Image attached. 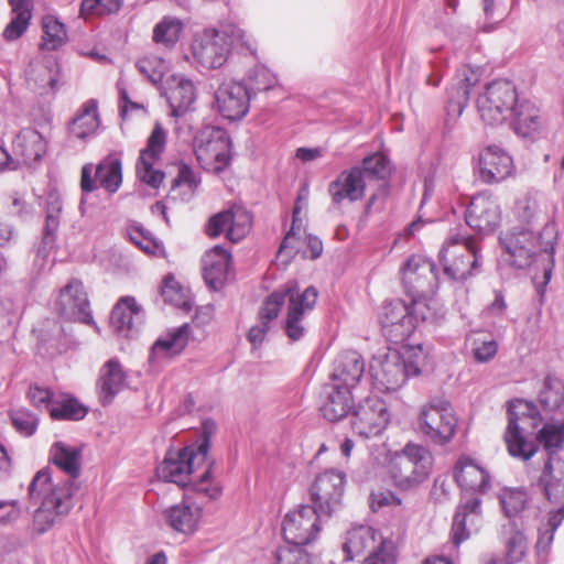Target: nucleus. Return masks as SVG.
Returning a JSON list of instances; mask_svg holds the SVG:
<instances>
[{
  "mask_svg": "<svg viewBox=\"0 0 564 564\" xmlns=\"http://www.w3.org/2000/svg\"><path fill=\"white\" fill-rule=\"evenodd\" d=\"M455 484L464 495H470L456 512L452 525V540L455 545L477 532L481 525L482 517L478 495L486 494L491 487V475L486 466L476 458L462 454L452 468Z\"/></svg>",
  "mask_w": 564,
  "mask_h": 564,
  "instance_id": "obj_4",
  "label": "nucleus"
},
{
  "mask_svg": "<svg viewBox=\"0 0 564 564\" xmlns=\"http://www.w3.org/2000/svg\"><path fill=\"white\" fill-rule=\"evenodd\" d=\"M540 402L545 410L560 409L564 404V383L557 378L547 377L540 393Z\"/></svg>",
  "mask_w": 564,
  "mask_h": 564,
  "instance_id": "obj_48",
  "label": "nucleus"
},
{
  "mask_svg": "<svg viewBox=\"0 0 564 564\" xmlns=\"http://www.w3.org/2000/svg\"><path fill=\"white\" fill-rule=\"evenodd\" d=\"M394 351L400 356L401 365L409 377L421 375L422 369L427 365L430 352L422 344H402Z\"/></svg>",
  "mask_w": 564,
  "mask_h": 564,
  "instance_id": "obj_43",
  "label": "nucleus"
},
{
  "mask_svg": "<svg viewBox=\"0 0 564 564\" xmlns=\"http://www.w3.org/2000/svg\"><path fill=\"white\" fill-rule=\"evenodd\" d=\"M126 387V372L117 359L108 360L100 369L98 381L99 398L104 405L112 402L113 398Z\"/></svg>",
  "mask_w": 564,
  "mask_h": 564,
  "instance_id": "obj_38",
  "label": "nucleus"
},
{
  "mask_svg": "<svg viewBox=\"0 0 564 564\" xmlns=\"http://www.w3.org/2000/svg\"><path fill=\"white\" fill-rule=\"evenodd\" d=\"M382 332L392 343H403L415 330V317L410 304L395 299L386 302L379 314Z\"/></svg>",
  "mask_w": 564,
  "mask_h": 564,
  "instance_id": "obj_17",
  "label": "nucleus"
},
{
  "mask_svg": "<svg viewBox=\"0 0 564 564\" xmlns=\"http://www.w3.org/2000/svg\"><path fill=\"white\" fill-rule=\"evenodd\" d=\"M501 209L497 198L488 192L471 197L465 212L466 224L479 234H491L499 226Z\"/></svg>",
  "mask_w": 564,
  "mask_h": 564,
  "instance_id": "obj_19",
  "label": "nucleus"
},
{
  "mask_svg": "<svg viewBox=\"0 0 564 564\" xmlns=\"http://www.w3.org/2000/svg\"><path fill=\"white\" fill-rule=\"evenodd\" d=\"M514 170L513 160L501 147L491 144L482 149L478 156V174L484 183H499Z\"/></svg>",
  "mask_w": 564,
  "mask_h": 564,
  "instance_id": "obj_26",
  "label": "nucleus"
},
{
  "mask_svg": "<svg viewBox=\"0 0 564 564\" xmlns=\"http://www.w3.org/2000/svg\"><path fill=\"white\" fill-rule=\"evenodd\" d=\"M197 87L192 79L178 78V117L195 109Z\"/></svg>",
  "mask_w": 564,
  "mask_h": 564,
  "instance_id": "obj_57",
  "label": "nucleus"
},
{
  "mask_svg": "<svg viewBox=\"0 0 564 564\" xmlns=\"http://www.w3.org/2000/svg\"><path fill=\"white\" fill-rule=\"evenodd\" d=\"M165 145L166 133L160 123H155L135 164L138 180L152 188H159L164 178V173L155 164L164 153Z\"/></svg>",
  "mask_w": 564,
  "mask_h": 564,
  "instance_id": "obj_14",
  "label": "nucleus"
},
{
  "mask_svg": "<svg viewBox=\"0 0 564 564\" xmlns=\"http://www.w3.org/2000/svg\"><path fill=\"white\" fill-rule=\"evenodd\" d=\"M55 397L56 393L36 384L30 386L28 391V398L34 406L37 409H46L50 412Z\"/></svg>",
  "mask_w": 564,
  "mask_h": 564,
  "instance_id": "obj_64",
  "label": "nucleus"
},
{
  "mask_svg": "<svg viewBox=\"0 0 564 564\" xmlns=\"http://www.w3.org/2000/svg\"><path fill=\"white\" fill-rule=\"evenodd\" d=\"M99 127L98 100L91 98L78 108L68 126V134L73 139L85 142L97 134Z\"/></svg>",
  "mask_w": 564,
  "mask_h": 564,
  "instance_id": "obj_33",
  "label": "nucleus"
},
{
  "mask_svg": "<svg viewBox=\"0 0 564 564\" xmlns=\"http://www.w3.org/2000/svg\"><path fill=\"white\" fill-rule=\"evenodd\" d=\"M251 225V214L241 206H232L214 215L207 224L206 232L209 237L225 234L230 241L238 242L249 234Z\"/></svg>",
  "mask_w": 564,
  "mask_h": 564,
  "instance_id": "obj_21",
  "label": "nucleus"
},
{
  "mask_svg": "<svg viewBox=\"0 0 564 564\" xmlns=\"http://www.w3.org/2000/svg\"><path fill=\"white\" fill-rule=\"evenodd\" d=\"M440 261L446 276L454 281L476 278L481 268V256L471 237L451 236L440 251Z\"/></svg>",
  "mask_w": 564,
  "mask_h": 564,
  "instance_id": "obj_8",
  "label": "nucleus"
},
{
  "mask_svg": "<svg viewBox=\"0 0 564 564\" xmlns=\"http://www.w3.org/2000/svg\"><path fill=\"white\" fill-rule=\"evenodd\" d=\"M58 77V65L54 57L35 59L26 70L28 85L39 95L53 94L56 90Z\"/></svg>",
  "mask_w": 564,
  "mask_h": 564,
  "instance_id": "obj_31",
  "label": "nucleus"
},
{
  "mask_svg": "<svg viewBox=\"0 0 564 564\" xmlns=\"http://www.w3.org/2000/svg\"><path fill=\"white\" fill-rule=\"evenodd\" d=\"M51 457L68 479L54 482L46 469L34 475L29 486V498L34 503L40 502L31 525L32 533L36 535L47 532L70 511L75 491L74 479L80 470V451L77 447L57 442L51 448Z\"/></svg>",
  "mask_w": 564,
  "mask_h": 564,
  "instance_id": "obj_2",
  "label": "nucleus"
},
{
  "mask_svg": "<svg viewBox=\"0 0 564 564\" xmlns=\"http://www.w3.org/2000/svg\"><path fill=\"white\" fill-rule=\"evenodd\" d=\"M319 530V516L311 506H300L289 511L282 523L284 540L297 547L314 541Z\"/></svg>",
  "mask_w": 564,
  "mask_h": 564,
  "instance_id": "obj_15",
  "label": "nucleus"
},
{
  "mask_svg": "<svg viewBox=\"0 0 564 564\" xmlns=\"http://www.w3.org/2000/svg\"><path fill=\"white\" fill-rule=\"evenodd\" d=\"M192 144L196 160L205 171L217 174L229 165L231 140L225 129L205 126L195 132Z\"/></svg>",
  "mask_w": 564,
  "mask_h": 564,
  "instance_id": "obj_9",
  "label": "nucleus"
},
{
  "mask_svg": "<svg viewBox=\"0 0 564 564\" xmlns=\"http://www.w3.org/2000/svg\"><path fill=\"white\" fill-rule=\"evenodd\" d=\"M12 9V17L3 31L8 41L19 39L29 28L32 17V0H9Z\"/></svg>",
  "mask_w": 564,
  "mask_h": 564,
  "instance_id": "obj_41",
  "label": "nucleus"
},
{
  "mask_svg": "<svg viewBox=\"0 0 564 564\" xmlns=\"http://www.w3.org/2000/svg\"><path fill=\"white\" fill-rule=\"evenodd\" d=\"M318 292L313 286H307L303 292H289L288 311L297 312L301 315H305L313 311L317 302Z\"/></svg>",
  "mask_w": 564,
  "mask_h": 564,
  "instance_id": "obj_50",
  "label": "nucleus"
},
{
  "mask_svg": "<svg viewBox=\"0 0 564 564\" xmlns=\"http://www.w3.org/2000/svg\"><path fill=\"white\" fill-rule=\"evenodd\" d=\"M256 42L243 29L232 22H221L196 34L191 43L193 57L206 69L223 67L231 52L256 53Z\"/></svg>",
  "mask_w": 564,
  "mask_h": 564,
  "instance_id": "obj_5",
  "label": "nucleus"
},
{
  "mask_svg": "<svg viewBox=\"0 0 564 564\" xmlns=\"http://www.w3.org/2000/svg\"><path fill=\"white\" fill-rule=\"evenodd\" d=\"M417 425L432 443L446 445L456 433L457 416L448 401L434 399L421 406Z\"/></svg>",
  "mask_w": 564,
  "mask_h": 564,
  "instance_id": "obj_11",
  "label": "nucleus"
},
{
  "mask_svg": "<svg viewBox=\"0 0 564 564\" xmlns=\"http://www.w3.org/2000/svg\"><path fill=\"white\" fill-rule=\"evenodd\" d=\"M19 500H0V527H12L22 516Z\"/></svg>",
  "mask_w": 564,
  "mask_h": 564,
  "instance_id": "obj_63",
  "label": "nucleus"
},
{
  "mask_svg": "<svg viewBox=\"0 0 564 564\" xmlns=\"http://www.w3.org/2000/svg\"><path fill=\"white\" fill-rule=\"evenodd\" d=\"M365 371V360L356 350L340 352L334 361L330 381L355 390Z\"/></svg>",
  "mask_w": 564,
  "mask_h": 564,
  "instance_id": "obj_29",
  "label": "nucleus"
},
{
  "mask_svg": "<svg viewBox=\"0 0 564 564\" xmlns=\"http://www.w3.org/2000/svg\"><path fill=\"white\" fill-rule=\"evenodd\" d=\"M354 405V390L329 381L323 386L319 410L332 422L347 416Z\"/></svg>",
  "mask_w": 564,
  "mask_h": 564,
  "instance_id": "obj_27",
  "label": "nucleus"
},
{
  "mask_svg": "<svg viewBox=\"0 0 564 564\" xmlns=\"http://www.w3.org/2000/svg\"><path fill=\"white\" fill-rule=\"evenodd\" d=\"M249 106V91L239 82L225 80L214 94V108L227 120L236 121L242 119L247 115Z\"/></svg>",
  "mask_w": 564,
  "mask_h": 564,
  "instance_id": "obj_20",
  "label": "nucleus"
},
{
  "mask_svg": "<svg viewBox=\"0 0 564 564\" xmlns=\"http://www.w3.org/2000/svg\"><path fill=\"white\" fill-rule=\"evenodd\" d=\"M398 549L393 541L384 539L378 546L368 553L360 564H397Z\"/></svg>",
  "mask_w": 564,
  "mask_h": 564,
  "instance_id": "obj_51",
  "label": "nucleus"
},
{
  "mask_svg": "<svg viewBox=\"0 0 564 564\" xmlns=\"http://www.w3.org/2000/svg\"><path fill=\"white\" fill-rule=\"evenodd\" d=\"M200 177L186 164L178 163V199L189 202L200 185Z\"/></svg>",
  "mask_w": 564,
  "mask_h": 564,
  "instance_id": "obj_49",
  "label": "nucleus"
},
{
  "mask_svg": "<svg viewBox=\"0 0 564 564\" xmlns=\"http://www.w3.org/2000/svg\"><path fill=\"white\" fill-rule=\"evenodd\" d=\"M275 564H312V561L304 549L286 545L276 550Z\"/></svg>",
  "mask_w": 564,
  "mask_h": 564,
  "instance_id": "obj_60",
  "label": "nucleus"
},
{
  "mask_svg": "<svg viewBox=\"0 0 564 564\" xmlns=\"http://www.w3.org/2000/svg\"><path fill=\"white\" fill-rule=\"evenodd\" d=\"M361 171L370 177L386 180L391 174L392 166L387 155L379 152L362 160Z\"/></svg>",
  "mask_w": 564,
  "mask_h": 564,
  "instance_id": "obj_52",
  "label": "nucleus"
},
{
  "mask_svg": "<svg viewBox=\"0 0 564 564\" xmlns=\"http://www.w3.org/2000/svg\"><path fill=\"white\" fill-rule=\"evenodd\" d=\"M42 47L47 51H55L67 41L65 25L54 15L47 14L42 19Z\"/></svg>",
  "mask_w": 564,
  "mask_h": 564,
  "instance_id": "obj_45",
  "label": "nucleus"
},
{
  "mask_svg": "<svg viewBox=\"0 0 564 564\" xmlns=\"http://www.w3.org/2000/svg\"><path fill=\"white\" fill-rule=\"evenodd\" d=\"M410 308L411 314L415 317V327L420 321L426 322L436 318V302L426 297L412 299Z\"/></svg>",
  "mask_w": 564,
  "mask_h": 564,
  "instance_id": "obj_61",
  "label": "nucleus"
},
{
  "mask_svg": "<svg viewBox=\"0 0 564 564\" xmlns=\"http://www.w3.org/2000/svg\"><path fill=\"white\" fill-rule=\"evenodd\" d=\"M403 282H413L414 280L431 281L438 279L435 274V264L421 254L410 256L400 268Z\"/></svg>",
  "mask_w": 564,
  "mask_h": 564,
  "instance_id": "obj_44",
  "label": "nucleus"
},
{
  "mask_svg": "<svg viewBox=\"0 0 564 564\" xmlns=\"http://www.w3.org/2000/svg\"><path fill=\"white\" fill-rule=\"evenodd\" d=\"M538 445H542L549 456L544 463L538 485L550 502H564V469L555 467L553 456L564 447V423L544 424L535 434Z\"/></svg>",
  "mask_w": 564,
  "mask_h": 564,
  "instance_id": "obj_7",
  "label": "nucleus"
},
{
  "mask_svg": "<svg viewBox=\"0 0 564 564\" xmlns=\"http://www.w3.org/2000/svg\"><path fill=\"white\" fill-rule=\"evenodd\" d=\"M176 328H170L161 334L152 344L148 362L152 371H158L166 362L171 361L175 354Z\"/></svg>",
  "mask_w": 564,
  "mask_h": 564,
  "instance_id": "obj_40",
  "label": "nucleus"
},
{
  "mask_svg": "<svg viewBox=\"0 0 564 564\" xmlns=\"http://www.w3.org/2000/svg\"><path fill=\"white\" fill-rule=\"evenodd\" d=\"M63 210V200L56 191H51L45 199V225L41 246L37 249L36 261L44 262L54 247L59 218Z\"/></svg>",
  "mask_w": 564,
  "mask_h": 564,
  "instance_id": "obj_30",
  "label": "nucleus"
},
{
  "mask_svg": "<svg viewBox=\"0 0 564 564\" xmlns=\"http://www.w3.org/2000/svg\"><path fill=\"white\" fill-rule=\"evenodd\" d=\"M215 431V422L205 420L196 441L178 451V487L183 490L178 505V533L185 535L198 529L203 503L219 498L223 492L219 482L213 478L215 460L208 457Z\"/></svg>",
  "mask_w": 564,
  "mask_h": 564,
  "instance_id": "obj_1",
  "label": "nucleus"
},
{
  "mask_svg": "<svg viewBox=\"0 0 564 564\" xmlns=\"http://www.w3.org/2000/svg\"><path fill=\"white\" fill-rule=\"evenodd\" d=\"M10 416L12 425L20 434L31 436L35 433L39 419L30 410L23 408L17 409L11 412Z\"/></svg>",
  "mask_w": 564,
  "mask_h": 564,
  "instance_id": "obj_55",
  "label": "nucleus"
},
{
  "mask_svg": "<svg viewBox=\"0 0 564 564\" xmlns=\"http://www.w3.org/2000/svg\"><path fill=\"white\" fill-rule=\"evenodd\" d=\"M307 208V193L303 189L294 204L292 225L288 234L285 235L280 249L278 251V260L282 263L286 262V259L296 254L301 250L302 239L306 241L310 257L312 259L318 258L323 252L322 241L314 236L306 235L304 229V216L302 215Z\"/></svg>",
  "mask_w": 564,
  "mask_h": 564,
  "instance_id": "obj_12",
  "label": "nucleus"
},
{
  "mask_svg": "<svg viewBox=\"0 0 564 564\" xmlns=\"http://www.w3.org/2000/svg\"><path fill=\"white\" fill-rule=\"evenodd\" d=\"M365 181L360 167L355 166L341 172L335 181L329 184V194L335 204L344 200L356 202L365 194Z\"/></svg>",
  "mask_w": 564,
  "mask_h": 564,
  "instance_id": "obj_32",
  "label": "nucleus"
},
{
  "mask_svg": "<svg viewBox=\"0 0 564 564\" xmlns=\"http://www.w3.org/2000/svg\"><path fill=\"white\" fill-rule=\"evenodd\" d=\"M55 307L65 319L94 324L88 296L83 284H65L59 291Z\"/></svg>",
  "mask_w": 564,
  "mask_h": 564,
  "instance_id": "obj_25",
  "label": "nucleus"
},
{
  "mask_svg": "<svg viewBox=\"0 0 564 564\" xmlns=\"http://www.w3.org/2000/svg\"><path fill=\"white\" fill-rule=\"evenodd\" d=\"M127 236L144 253L163 257L165 254L164 246L149 230L139 224L130 225L127 228Z\"/></svg>",
  "mask_w": 564,
  "mask_h": 564,
  "instance_id": "obj_46",
  "label": "nucleus"
},
{
  "mask_svg": "<svg viewBox=\"0 0 564 564\" xmlns=\"http://www.w3.org/2000/svg\"><path fill=\"white\" fill-rule=\"evenodd\" d=\"M479 80L477 72L463 66L457 70L451 87L447 89L446 115L449 120L459 118L468 102L470 88Z\"/></svg>",
  "mask_w": 564,
  "mask_h": 564,
  "instance_id": "obj_28",
  "label": "nucleus"
},
{
  "mask_svg": "<svg viewBox=\"0 0 564 564\" xmlns=\"http://www.w3.org/2000/svg\"><path fill=\"white\" fill-rule=\"evenodd\" d=\"M370 376L375 388L381 392L399 390L408 380L406 370L394 349L375 355L370 361Z\"/></svg>",
  "mask_w": 564,
  "mask_h": 564,
  "instance_id": "obj_16",
  "label": "nucleus"
},
{
  "mask_svg": "<svg viewBox=\"0 0 564 564\" xmlns=\"http://www.w3.org/2000/svg\"><path fill=\"white\" fill-rule=\"evenodd\" d=\"M514 85L509 80H495L486 85L476 100L481 120L489 126L509 121L518 104Z\"/></svg>",
  "mask_w": 564,
  "mask_h": 564,
  "instance_id": "obj_10",
  "label": "nucleus"
},
{
  "mask_svg": "<svg viewBox=\"0 0 564 564\" xmlns=\"http://www.w3.org/2000/svg\"><path fill=\"white\" fill-rule=\"evenodd\" d=\"M507 430L533 435L542 424L543 417L539 409L531 402L516 400L509 403Z\"/></svg>",
  "mask_w": 564,
  "mask_h": 564,
  "instance_id": "obj_36",
  "label": "nucleus"
},
{
  "mask_svg": "<svg viewBox=\"0 0 564 564\" xmlns=\"http://www.w3.org/2000/svg\"><path fill=\"white\" fill-rule=\"evenodd\" d=\"M433 467L432 452L413 442L386 455V474L391 485L400 491H411L420 487L430 478Z\"/></svg>",
  "mask_w": 564,
  "mask_h": 564,
  "instance_id": "obj_6",
  "label": "nucleus"
},
{
  "mask_svg": "<svg viewBox=\"0 0 564 564\" xmlns=\"http://www.w3.org/2000/svg\"><path fill=\"white\" fill-rule=\"evenodd\" d=\"M503 553L501 557H490L485 564H519L529 552V540L523 531L516 527L505 529L502 536Z\"/></svg>",
  "mask_w": 564,
  "mask_h": 564,
  "instance_id": "obj_37",
  "label": "nucleus"
},
{
  "mask_svg": "<svg viewBox=\"0 0 564 564\" xmlns=\"http://www.w3.org/2000/svg\"><path fill=\"white\" fill-rule=\"evenodd\" d=\"M145 321L143 308L132 296L121 297L113 306L110 315V326L120 337H135Z\"/></svg>",
  "mask_w": 564,
  "mask_h": 564,
  "instance_id": "obj_23",
  "label": "nucleus"
},
{
  "mask_svg": "<svg viewBox=\"0 0 564 564\" xmlns=\"http://www.w3.org/2000/svg\"><path fill=\"white\" fill-rule=\"evenodd\" d=\"M137 67L153 84L162 83L165 75V62L156 57H144L138 61Z\"/></svg>",
  "mask_w": 564,
  "mask_h": 564,
  "instance_id": "obj_58",
  "label": "nucleus"
},
{
  "mask_svg": "<svg viewBox=\"0 0 564 564\" xmlns=\"http://www.w3.org/2000/svg\"><path fill=\"white\" fill-rule=\"evenodd\" d=\"M391 413L384 400L367 397L351 414V429L361 437L379 436L390 424Z\"/></svg>",
  "mask_w": 564,
  "mask_h": 564,
  "instance_id": "obj_13",
  "label": "nucleus"
},
{
  "mask_svg": "<svg viewBox=\"0 0 564 564\" xmlns=\"http://www.w3.org/2000/svg\"><path fill=\"white\" fill-rule=\"evenodd\" d=\"M384 539L378 530L368 525L351 529L347 532L346 541L343 544L346 560L352 561L356 557H365Z\"/></svg>",
  "mask_w": 564,
  "mask_h": 564,
  "instance_id": "obj_34",
  "label": "nucleus"
},
{
  "mask_svg": "<svg viewBox=\"0 0 564 564\" xmlns=\"http://www.w3.org/2000/svg\"><path fill=\"white\" fill-rule=\"evenodd\" d=\"M514 132L522 138H535L544 128V120L540 110L530 101H518L514 115L509 120Z\"/></svg>",
  "mask_w": 564,
  "mask_h": 564,
  "instance_id": "obj_35",
  "label": "nucleus"
},
{
  "mask_svg": "<svg viewBox=\"0 0 564 564\" xmlns=\"http://www.w3.org/2000/svg\"><path fill=\"white\" fill-rule=\"evenodd\" d=\"M501 506L508 517H516L524 510L527 494L523 490H506L500 497Z\"/></svg>",
  "mask_w": 564,
  "mask_h": 564,
  "instance_id": "obj_59",
  "label": "nucleus"
},
{
  "mask_svg": "<svg viewBox=\"0 0 564 564\" xmlns=\"http://www.w3.org/2000/svg\"><path fill=\"white\" fill-rule=\"evenodd\" d=\"M285 303V294L283 292H273L263 301L258 317L261 323L270 324L274 321L280 312L282 306Z\"/></svg>",
  "mask_w": 564,
  "mask_h": 564,
  "instance_id": "obj_56",
  "label": "nucleus"
},
{
  "mask_svg": "<svg viewBox=\"0 0 564 564\" xmlns=\"http://www.w3.org/2000/svg\"><path fill=\"white\" fill-rule=\"evenodd\" d=\"M389 507H400L404 509L402 499L394 491L388 488H379L370 492L369 508L371 511L378 512Z\"/></svg>",
  "mask_w": 564,
  "mask_h": 564,
  "instance_id": "obj_54",
  "label": "nucleus"
},
{
  "mask_svg": "<svg viewBox=\"0 0 564 564\" xmlns=\"http://www.w3.org/2000/svg\"><path fill=\"white\" fill-rule=\"evenodd\" d=\"M249 79L253 84V89L257 91H264L273 88L276 83V76L264 65L256 66L250 70Z\"/></svg>",
  "mask_w": 564,
  "mask_h": 564,
  "instance_id": "obj_62",
  "label": "nucleus"
},
{
  "mask_svg": "<svg viewBox=\"0 0 564 564\" xmlns=\"http://www.w3.org/2000/svg\"><path fill=\"white\" fill-rule=\"evenodd\" d=\"M345 489V474L329 469L319 474L311 487V498L319 509L330 513L340 503Z\"/></svg>",
  "mask_w": 564,
  "mask_h": 564,
  "instance_id": "obj_24",
  "label": "nucleus"
},
{
  "mask_svg": "<svg viewBox=\"0 0 564 564\" xmlns=\"http://www.w3.org/2000/svg\"><path fill=\"white\" fill-rule=\"evenodd\" d=\"M153 42L164 47H173L176 41V18L166 15L153 29Z\"/></svg>",
  "mask_w": 564,
  "mask_h": 564,
  "instance_id": "obj_53",
  "label": "nucleus"
},
{
  "mask_svg": "<svg viewBox=\"0 0 564 564\" xmlns=\"http://www.w3.org/2000/svg\"><path fill=\"white\" fill-rule=\"evenodd\" d=\"M48 140L33 128L22 129L13 139L12 154L14 170L20 165L33 166L47 153Z\"/></svg>",
  "mask_w": 564,
  "mask_h": 564,
  "instance_id": "obj_22",
  "label": "nucleus"
},
{
  "mask_svg": "<svg viewBox=\"0 0 564 564\" xmlns=\"http://www.w3.org/2000/svg\"><path fill=\"white\" fill-rule=\"evenodd\" d=\"M519 221L532 226L540 219L545 220L543 228L535 232L532 228H522L500 237L503 250L502 259L511 267L524 269L533 265L542 267L543 282L552 278L554 245L557 239L556 225L546 220L538 200L532 196H524L516 202L513 209Z\"/></svg>",
  "mask_w": 564,
  "mask_h": 564,
  "instance_id": "obj_3",
  "label": "nucleus"
},
{
  "mask_svg": "<svg viewBox=\"0 0 564 564\" xmlns=\"http://www.w3.org/2000/svg\"><path fill=\"white\" fill-rule=\"evenodd\" d=\"M122 183V164L116 154H110L99 162L95 167L86 164L82 169L80 187L85 193H90L100 187L108 193H116Z\"/></svg>",
  "mask_w": 564,
  "mask_h": 564,
  "instance_id": "obj_18",
  "label": "nucleus"
},
{
  "mask_svg": "<svg viewBox=\"0 0 564 564\" xmlns=\"http://www.w3.org/2000/svg\"><path fill=\"white\" fill-rule=\"evenodd\" d=\"M503 440L509 455L523 462L530 460L539 451L536 440L531 434L506 430Z\"/></svg>",
  "mask_w": 564,
  "mask_h": 564,
  "instance_id": "obj_42",
  "label": "nucleus"
},
{
  "mask_svg": "<svg viewBox=\"0 0 564 564\" xmlns=\"http://www.w3.org/2000/svg\"><path fill=\"white\" fill-rule=\"evenodd\" d=\"M230 263V254L221 246H215L202 258L204 282H224Z\"/></svg>",
  "mask_w": 564,
  "mask_h": 564,
  "instance_id": "obj_39",
  "label": "nucleus"
},
{
  "mask_svg": "<svg viewBox=\"0 0 564 564\" xmlns=\"http://www.w3.org/2000/svg\"><path fill=\"white\" fill-rule=\"evenodd\" d=\"M51 416L54 420H82L87 414L84 405L67 394L57 393L53 400Z\"/></svg>",
  "mask_w": 564,
  "mask_h": 564,
  "instance_id": "obj_47",
  "label": "nucleus"
}]
</instances>
